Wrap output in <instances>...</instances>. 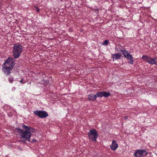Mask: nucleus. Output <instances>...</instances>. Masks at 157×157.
<instances>
[{"label": "nucleus", "instance_id": "obj_1", "mask_svg": "<svg viewBox=\"0 0 157 157\" xmlns=\"http://www.w3.org/2000/svg\"><path fill=\"white\" fill-rule=\"evenodd\" d=\"M22 127L25 130H23L19 128H17L16 129L20 134L21 138L24 139L22 141L24 143H25L26 141L30 142V139L32 136L31 132H34V129L32 127L24 124L22 125Z\"/></svg>", "mask_w": 157, "mask_h": 157}, {"label": "nucleus", "instance_id": "obj_2", "mask_svg": "<svg viewBox=\"0 0 157 157\" xmlns=\"http://www.w3.org/2000/svg\"><path fill=\"white\" fill-rule=\"evenodd\" d=\"M15 63L14 59L9 57L4 62L3 65L2 70L4 73L6 75H9L10 71L14 66Z\"/></svg>", "mask_w": 157, "mask_h": 157}, {"label": "nucleus", "instance_id": "obj_3", "mask_svg": "<svg viewBox=\"0 0 157 157\" xmlns=\"http://www.w3.org/2000/svg\"><path fill=\"white\" fill-rule=\"evenodd\" d=\"M22 46L19 44H15L14 45L12 52L14 58L17 59L20 56L22 52Z\"/></svg>", "mask_w": 157, "mask_h": 157}, {"label": "nucleus", "instance_id": "obj_4", "mask_svg": "<svg viewBox=\"0 0 157 157\" xmlns=\"http://www.w3.org/2000/svg\"><path fill=\"white\" fill-rule=\"evenodd\" d=\"M89 139L93 142L96 141L98 136V134L94 129L90 130L88 133Z\"/></svg>", "mask_w": 157, "mask_h": 157}, {"label": "nucleus", "instance_id": "obj_5", "mask_svg": "<svg viewBox=\"0 0 157 157\" xmlns=\"http://www.w3.org/2000/svg\"><path fill=\"white\" fill-rule=\"evenodd\" d=\"M147 153L145 150L138 149L136 150L134 154V156L136 157H142L147 155Z\"/></svg>", "mask_w": 157, "mask_h": 157}, {"label": "nucleus", "instance_id": "obj_6", "mask_svg": "<svg viewBox=\"0 0 157 157\" xmlns=\"http://www.w3.org/2000/svg\"><path fill=\"white\" fill-rule=\"evenodd\" d=\"M33 113L35 115H37L39 117L42 118L46 117L48 115L46 112L42 110H36L33 112Z\"/></svg>", "mask_w": 157, "mask_h": 157}, {"label": "nucleus", "instance_id": "obj_7", "mask_svg": "<svg viewBox=\"0 0 157 157\" xmlns=\"http://www.w3.org/2000/svg\"><path fill=\"white\" fill-rule=\"evenodd\" d=\"M96 95L97 94H93L90 93L88 95L87 99L89 101H94L96 100L97 98H98Z\"/></svg>", "mask_w": 157, "mask_h": 157}, {"label": "nucleus", "instance_id": "obj_8", "mask_svg": "<svg viewBox=\"0 0 157 157\" xmlns=\"http://www.w3.org/2000/svg\"><path fill=\"white\" fill-rule=\"evenodd\" d=\"M118 147V145L116 141L115 140H113L112 141V144L110 146L111 149L113 151H115Z\"/></svg>", "mask_w": 157, "mask_h": 157}, {"label": "nucleus", "instance_id": "obj_9", "mask_svg": "<svg viewBox=\"0 0 157 157\" xmlns=\"http://www.w3.org/2000/svg\"><path fill=\"white\" fill-rule=\"evenodd\" d=\"M156 57L152 58L150 57L149 59L147 61V63L151 64H156Z\"/></svg>", "mask_w": 157, "mask_h": 157}, {"label": "nucleus", "instance_id": "obj_10", "mask_svg": "<svg viewBox=\"0 0 157 157\" xmlns=\"http://www.w3.org/2000/svg\"><path fill=\"white\" fill-rule=\"evenodd\" d=\"M112 56L113 59L117 60L120 59L121 56V54L119 53L112 54Z\"/></svg>", "mask_w": 157, "mask_h": 157}, {"label": "nucleus", "instance_id": "obj_11", "mask_svg": "<svg viewBox=\"0 0 157 157\" xmlns=\"http://www.w3.org/2000/svg\"><path fill=\"white\" fill-rule=\"evenodd\" d=\"M127 59L128 60V63H130L131 64H133V59L132 55L128 57Z\"/></svg>", "mask_w": 157, "mask_h": 157}, {"label": "nucleus", "instance_id": "obj_12", "mask_svg": "<svg viewBox=\"0 0 157 157\" xmlns=\"http://www.w3.org/2000/svg\"><path fill=\"white\" fill-rule=\"evenodd\" d=\"M96 96L98 98H101L104 97V91L97 92Z\"/></svg>", "mask_w": 157, "mask_h": 157}, {"label": "nucleus", "instance_id": "obj_13", "mask_svg": "<svg viewBox=\"0 0 157 157\" xmlns=\"http://www.w3.org/2000/svg\"><path fill=\"white\" fill-rule=\"evenodd\" d=\"M150 57L146 55H143L142 57V59L146 61L147 63V61L149 59Z\"/></svg>", "mask_w": 157, "mask_h": 157}, {"label": "nucleus", "instance_id": "obj_14", "mask_svg": "<svg viewBox=\"0 0 157 157\" xmlns=\"http://www.w3.org/2000/svg\"><path fill=\"white\" fill-rule=\"evenodd\" d=\"M121 51L122 52L124 57L130 53L129 52L126 50H121Z\"/></svg>", "mask_w": 157, "mask_h": 157}, {"label": "nucleus", "instance_id": "obj_15", "mask_svg": "<svg viewBox=\"0 0 157 157\" xmlns=\"http://www.w3.org/2000/svg\"><path fill=\"white\" fill-rule=\"evenodd\" d=\"M110 95L111 93L110 92L104 91V97L106 98L110 96Z\"/></svg>", "mask_w": 157, "mask_h": 157}, {"label": "nucleus", "instance_id": "obj_16", "mask_svg": "<svg viewBox=\"0 0 157 157\" xmlns=\"http://www.w3.org/2000/svg\"><path fill=\"white\" fill-rule=\"evenodd\" d=\"M42 82H43L44 85V86L47 85H48L49 83V81L47 80H43V81H42Z\"/></svg>", "mask_w": 157, "mask_h": 157}, {"label": "nucleus", "instance_id": "obj_17", "mask_svg": "<svg viewBox=\"0 0 157 157\" xmlns=\"http://www.w3.org/2000/svg\"><path fill=\"white\" fill-rule=\"evenodd\" d=\"M109 43V41L107 40H104L102 43V45L107 46Z\"/></svg>", "mask_w": 157, "mask_h": 157}, {"label": "nucleus", "instance_id": "obj_18", "mask_svg": "<svg viewBox=\"0 0 157 157\" xmlns=\"http://www.w3.org/2000/svg\"><path fill=\"white\" fill-rule=\"evenodd\" d=\"M8 80L10 82L12 83L13 80V78L12 77H10L8 78Z\"/></svg>", "mask_w": 157, "mask_h": 157}, {"label": "nucleus", "instance_id": "obj_19", "mask_svg": "<svg viewBox=\"0 0 157 157\" xmlns=\"http://www.w3.org/2000/svg\"><path fill=\"white\" fill-rule=\"evenodd\" d=\"M132 56V55H131L129 53L127 55L125 56H124V57L126 58V59H127L128 57H129V56Z\"/></svg>", "mask_w": 157, "mask_h": 157}, {"label": "nucleus", "instance_id": "obj_20", "mask_svg": "<svg viewBox=\"0 0 157 157\" xmlns=\"http://www.w3.org/2000/svg\"><path fill=\"white\" fill-rule=\"evenodd\" d=\"M124 118L125 119H127L128 118V117L127 116H125L124 117Z\"/></svg>", "mask_w": 157, "mask_h": 157}, {"label": "nucleus", "instance_id": "obj_21", "mask_svg": "<svg viewBox=\"0 0 157 157\" xmlns=\"http://www.w3.org/2000/svg\"><path fill=\"white\" fill-rule=\"evenodd\" d=\"M36 11L37 12H38L40 11V9L37 8H36Z\"/></svg>", "mask_w": 157, "mask_h": 157}, {"label": "nucleus", "instance_id": "obj_22", "mask_svg": "<svg viewBox=\"0 0 157 157\" xmlns=\"http://www.w3.org/2000/svg\"><path fill=\"white\" fill-rule=\"evenodd\" d=\"M19 82L21 83H23V79H22Z\"/></svg>", "mask_w": 157, "mask_h": 157}, {"label": "nucleus", "instance_id": "obj_23", "mask_svg": "<svg viewBox=\"0 0 157 157\" xmlns=\"http://www.w3.org/2000/svg\"><path fill=\"white\" fill-rule=\"evenodd\" d=\"M15 90V87H13L12 88V90L13 91H14Z\"/></svg>", "mask_w": 157, "mask_h": 157}, {"label": "nucleus", "instance_id": "obj_24", "mask_svg": "<svg viewBox=\"0 0 157 157\" xmlns=\"http://www.w3.org/2000/svg\"><path fill=\"white\" fill-rule=\"evenodd\" d=\"M33 142H37V141L36 140H33Z\"/></svg>", "mask_w": 157, "mask_h": 157}, {"label": "nucleus", "instance_id": "obj_25", "mask_svg": "<svg viewBox=\"0 0 157 157\" xmlns=\"http://www.w3.org/2000/svg\"><path fill=\"white\" fill-rule=\"evenodd\" d=\"M156 60H157V57H156Z\"/></svg>", "mask_w": 157, "mask_h": 157}]
</instances>
